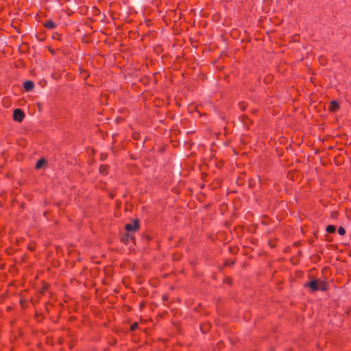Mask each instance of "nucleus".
I'll use <instances>...</instances> for the list:
<instances>
[{"mask_svg": "<svg viewBox=\"0 0 351 351\" xmlns=\"http://www.w3.org/2000/svg\"><path fill=\"white\" fill-rule=\"evenodd\" d=\"M141 228L140 221L138 219H134L132 221V223H127L125 225V230H126V233L121 237V241L128 245L130 242H132L135 244V237L134 233L139 230Z\"/></svg>", "mask_w": 351, "mask_h": 351, "instance_id": "1", "label": "nucleus"}, {"mask_svg": "<svg viewBox=\"0 0 351 351\" xmlns=\"http://www.w3.org/2000/svg\"><path fill=\"white\" fill-rule=\"evenodd\" d=\"M304 287L309 288L310 292L312 293L317 291H325L328 289V282L325 280H322L321 279H315L306 282L304 285Z\"/></svg>", "mask_w": 351, "mask_h": 351, "instance_id": "2", "label": "nucleus"}, {"mask_svg": "<svg viewBox=\"0 0 351 351\" xmlns=\"http://www.w3.org/2000/svg\"><path fill=\"white\" fill-rule=\"evenodd\" d=\"M24 117H25V113L21 109L16 108L14 110L13 119L15 121L21 123L23 121Z\"/></svg>", "mask_w": 351, "mask_h": 351, "instance_id": "3", "label": "nucleus"}, {"mask_svg": "<svg viewBox=\"0 0 351 351\" xmlns=\"http://www.w3.org/2000/svg\"><path fill=\"white\" fill-rule=\"evenodd\" d=\"M340 106L339 103L335 100H332L330 102L328 109L330 112H335L339 109Z\"/></svg>", "mask_w": 351, "mask_h": 351, "instance_id": "4", "label": "nucleus"}, {"mask_svg": "<svg viewBox=\"0 0 351 351\" xmlns=\"http://www.w3.org/2000/svg\"><path fill=\"white\" fill-rule=\"evenodd\" d=\"M34 88V83L32 80H27L23 83V88L25 91L29 92Z\"/></svg>", "mask_w": 351, "mask_h": 351, "instance_id": "5", "label": "nucleus"}, {"mask_svg": "<svg viewBox=\"0 0 351 351\" xmlns=\"http://www.w3.org/2000/svg\"><path fill=\"white\" fill-rule=\"evenodd\" d=\"M43 25L47 29H53L56 27L57 24L52 19H49L45 21Z\"/></svg>", "mask_w": 351, "mask_h": 351, "instance_id": "6", "label": "nucleus"}, {"mask_svg": "<svg viewBox=\"0 0 351 351\" xmlns=\"http://www.w3.org/2000/svg\"><path fill=\"white\" fill-rule=\"evenodd\" d=\"M109 165H101L99 167V172L101 175L107 176L108 174Z\"/></svg>", "mask_w": 351, "mask_h": 351, "instance_id": "7", "label": "nucleus"}, {"mask_svg": "<svg viewBox=\"0 0 351 351\" xmlns=\"http://www.w3.org/2000/svg\"><path fill=\"white\" fill-rule=\"evenodd\" d=\"M49 285L45 281H42V287L40 290V293L44 295L49 289Z\"/></svg>", "mask_w": 351, "mask_h": 351, "instance_id": "8", "label": "nucleus"}, {"mask_svg": "<svg viewBox=\"0 0 351 351\" xmlns=\"http://www.w3.org/2000/svg\"><path fill=\"white\" fill-rule=\"evenodd\" d=\"M335 230H336V227L333 225H328L326 228V231L328 233H335Z\"/></svg>", "mask_w": 351, "mask_h": 351, "instance_id": "9", "label": "nucleus"}, {"mask_svg": "<svg viewBox=\"0 0 351 351\" xmlns=\"http://www.w3.org/2000/svg\"><path fill=\"white\" fill-rule=\"evenodd\" d=\"M46 162V160L44 158L39 159L36 165V167L37 169H40L43 167V165Z\"/></svg>", "mask_w": 351, "mask_h": 351, "instance_id": "10", "label": "nucleus"}, {"mask_svg": "<svg viewBox=\"0 0 351 351\" xmlns=\"http://www.w3.org/2000/svg\"><path fill=\"white\" fill-rule=\"evenodd\" d=\"M62 36L60 34L58 33V32H54L52 34V38L53 40H62Z\"/></svg>", "mask_w": 351, "mask_h": 351, "instance_id": "11", "label": "nucleus"}, {"mask_svg": "<svg viewBox=\"0 0 351 351\" xmlns=\"http://www.w3.org/2000/svg\"><path fill=\"white\" fill-rule=\"evenodd\" d=\"M235 264V260H226L224 265L226 267H232Z\"/></svg>", "mask_w": 351, "mask_h": 351, "instance_id": "12", "label": "nucleus"}, {"mask_svg": "<svg viewBox=\"0 0 351 351\" xmlns=\"http://www.w3.org/2000/svg\"><path fill=\"white\" fill-rule=\"evenodd\" d=\"M138 327V323L137 322H134L131 326H130V331L133 332V331H135Z\"/></svg>", "mask_w": 351, "mask_h": 351, "instance_id": "13", "label": "nucleus"}, {"mask_svg": "<svg viewBox=\"0 0 351 351\" xmlns=\"http://www.w3.org/2000/svg\"><path fill=\"white\" fill-rule=\"evenodd\" d=\"M239 107L241 110L244 111L247 108V104L245 102L242 101L239 104Z\"/></svg>", "mask_w": 351, "mask_h": 351, "instance_id": "14", "label": "nucleus"}, {"mask_svg": "<svg viewBox=\"0 0 351 351\" xmlns=\"http://www.w3.org/2000/svg\"><path fill=\"white\" fill-rule=\"evenodd\" d=\"M337 232L341 236L346 234V230L342 226L339 227Z\"/></svg>", "mask_w": 351, "mask_h": 351, "instance_id": "15", "label": "nucleus"}, {"mask_svg": "<svg viewBox=\"0 0 351 351\" xmlns=\"http://www.w3.org/2000/svg\"><path fill=\"white\" fill-rule=\"evenodd\" d=\"M132 138L134 139V140H138L139 137H140V134L138 132H134L132 135Z\"/></svg>", "mask_w": 351, "mask_h": 351, "instance_id": "16", "label": "nucleus"}, {"mask_svg": "<svg viewBox=\"0 0 351 351\" xmlns=\"http://www.w3.org/2000/svg\"><path fill=\"white\" fill-rule=\"evenodd\" d=\"M224 282L231 285L232 284V280L230 277H226L224 280Z\"/></svg>", "mask_w": 351, "mask_h": 351, "instance_id": "17", "label": "nucleus"}, {"mask_svg": "<svg viewBox=\"0 0 351 351\" xmlns=\"http://www.w3.org/2000/svg\"><path fill=\"white\" fill-rule=\"evenodd\" d=\"M338 215V212L337 211H335V212H332V214H331V217L332 218H336Z\"/></svg>", "mask_w": 351, "mask_h": 351, "instance_id": "18", "label": "nucleus"}, {"mask_svg": "<svg viewBox=\"0 0 351 351\" xmlns=\"http://www.w3.org/2000/svg\"><path fill=\"white\" fill-rule=\"evenodd\" d=\"M86 73H87V71L85 70L81 72V73L83 75H85V73L86 74Z\"/></svg>", "mask_w": 351, "mask_h": 351, "instance_id": "19", "label": "nucleus"}, {"mask_svg": "<svg viewBox=\"0 0 351 351\" xmlns=\"http://www.w3.org/2000/svg\"><path fill=\"white\" fill-rule=\"evenodd\" d=\"M86 73H87V71L85 70L81 72V73L83 75H85V73L86 74Z\"/></svg>", "mask_w": 351, "mask_h": 351, "instance_id": "20", "label": "nucleus"}, {"mask_svg": "<svg viewBox=\"0 0 351 351\" xmlns=\"http://www.w3.org/2000/svg\"><path fill=\"white\" fill-rule=\"evenodd\" d=\"M269 245H270V246H271V247H274V246L272 245V243H271V242H269Z\"/></svg>", "mask_w": 351, "mask_h": 351, "instance_id": "21", "label": "nucleus"}, {"mask_svg": "<svg viewBox=\"0 0 351 351\" xmlns=\"http://www.w3.org/2000/svg\"><path fill=\"white\" fill-rule=\"evenodd\" d=\"M201 328H202V332H206L203 330L202 327H201Z\"/></svg>", "mask_w": 351, "mask_h": 351, "instance_id": "22", "label": "nucleus"}]
</instances>
